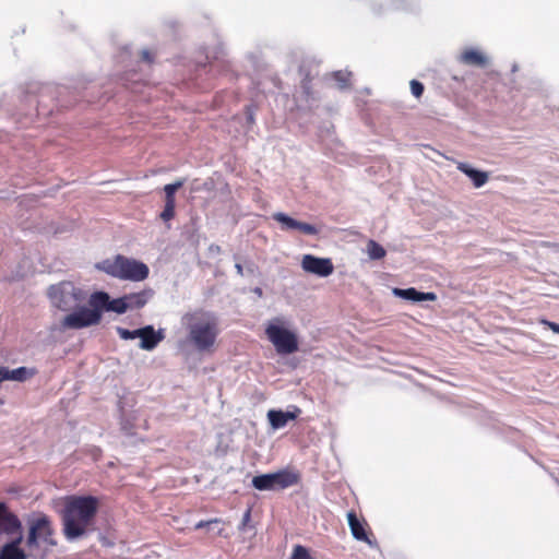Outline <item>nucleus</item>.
Instances as JSON below:
<instances>
[{"label": "nucleus", "instance_id": "nucleus-1", "mask_svg": "<svg viewBox=\"0 0 559 559\" xmlns=\"http://www.w3.org/2000/svg\"><path fill=\"white\" fill-rule=\"evenodd\" d=\"M98 510V499L93 496H70L62 511L63 533L68 539L84 535Z\"/></svg>", "mask_w": 559, "mask_h": 559}, {"label": "nucleus", "instance_id": "nucleus-2", "mask_svg": "<svg viewBox=\"0 0 559 559\" xmlns=\"http://www.w3.org/2000/svg\"><path fill=\"white\" fill-rule=\"evenodd\" d=\"M182 324L188 332L189 342L199 352L214 350L221 330L218 319L213 312L203 309L187 312L182 317Z\"/></svg>", "mask_w": 559, "mask_h": 559}, {"label": "nucleus", "instance_id": "nucleus-3", "mask_svg": "<svg viewBox=\"0 0 559 559\" xmlns=\"http://www.w3.org/2000/svg\"><path fill=\"white\" fill-rule=\"evenodd\" d=\"M96 266L106 274L122 281L141 282L146 280L150 274L145 263L121 254L104 260Z\"/></svg>", "mask_w": 559, "mask_h": 559}, {"label": "nucleus", "instance_id": "nucleus-4", "mask_svg": "<svg viewBox=\"0 0 559 559\" xmlns=\"http://www.w3.org/2000/svg\"><path fill=\"white\" fill-rule=\"evenodd\" d=\"M265 335L280 355H289L299 348L297 334L286 328L282 318H274L269 322Z\"/></svg>", "mask_w": 559, "mask_h": 559}, {"label": "nucleus", "instance_id": "nucleus-5", "mask_svg": "<svg viewBox=\"0 0 559 559\" xmlns=\"http://www.w3.org/2000/svg\"><path fill=\"white\" fill-rule=\"evenodd\" d=\"M300 481L298 472L285 468L276 473H269L254 476L252 478V486L258 490H284L293 487Z\"/></svg>", "mask_w": 559, "mask_h": 559}, {"label": "nucleus", "instance_id": "nucleus-6", "mask_svg": "<svg viewBox=\"0 0 559 559\" xmlns=\"http://www.w3.org/2000/svg\"><path fill=\"white\" fill-rule=\"evenodd\" d=\"M102 318L100 309L94 304L92 294L88 298V307H82L66 316L62 320V326L66 329L80 330L99 324Z\"/></svg>", "mask_w": 559, "mask_h": 559}, {"label": "nucleus", "instance_id": "nucleus-7", "mask_svg": "<svg viewBox=\"0 0 559 559\" xmlns=\"http://www.w3.org/2000/svg\"><path fill=\"white\" fill-rule=\"evenodd\" d=\"M52 535L53 528L51 522L46 515H43L32 522L26 544L31 549L37 547L39 543L47 546H55L57 542L53 539Z\"/></svg>", "mask_w": 559, "mask_h": 559}, {"label": "nucleus", "instance_id": "nucleus-8", "mask_svg": "<svg viewBox=\"0 0 559 559\" xmlns=\"http://www.w3.org/2000/svg\"><path fill=\"white\" fill-rule=\"evenodd\" d=\"M93 301L97 307H99L102 314L104 311H112L118 314H122L128 310L124 296L116 299H110L108 293L95 292L93 293Z\"/></svg>", "mask_w": 559, "mask_h": 559}, {"label": "nucleus", "instance_id": "nucleus-9", "mask_svg": "<svg viewBox=\"0 0 559 559\" xmlns=\"http://www.w3.org/2000/svg\"><path fill=\"white\" fill-rule=\"evenodd\" d=\"M301 265L305 271L323 277L331 275L334 271L333 263L330 259L317 258L311 254H306L302 258Z\"/></svg>", "mask_w": 559, "mask_h": 559}, {"label": "nucleus", "instance_id": "nucleus-10", "mask_svg": "<svg viewBox=\"0 0 559 559\" xmlns=\"http://www.w3.org/2000/svg\"><path fill=\"white\" fill-rule=\"evenodd\" d=\"M273 219L282 224L283 230L297 229L305 235L318 234V229L313 225L296 221L281 212L273 214Z\"/></svg>", "mask_w": 559, "mask_h": 559}, {"label": "nucleus", "instance_id": "nucleus-11", "mask_svg": "<svg viewBox=\"0 0 559 559\" xmlns=\"http://www.w3.org/2000/svg\"><path fill=\"white\" fill-rule=\"evenodd\" d=\"M74 290L72 288V292H68L64 285H52L49 288L48 295L55 307L66 311L70 308L68 298L73 297L76 299Z\"/></svg>", "mask_w": 559, "mask_h": 559}, {"label": "nucleus", "instance_id": "nucleus-12", "mask_svg": "<svg viewBox=\"0 0 559 559\" xmlns=\"http://www.w3.org/2000/svg\"><path fill=\"white\" fill-rule=\"evenodd\" d=\"M21 530L17 516L11 513L5 503L0 502V531L5 534H14Z\"/></svg>", "mask_w": 559, "mask_h": 559}, {"label": "nucleus", "instance_id": "nucleus-13", "mask_svg": "<svg viewBox=\"0 0 559 559\" xmlns=\"http://www.w3.org/2000/svg\"><path fill=\"white\" fill-rule=\"evenodd\" d=\"M141 343L140 347L145 350L154 349L158 343L164 338L160 331L156 332L152 325L141 328Z\"/></svg>", "mask_w": 559, "mask_h": 559}, {"label": "nucleus", "instance_id": "nucleus-14", "mask_svg": "<svg viewBox=\"0 0 559 559\" xmlns=\"http://www.w3.org/2000/svg\"><path fill=\"white\" fill-rule=\"evenodd\" d=\"M459 60L461 63L466 66L485 68L488 63L487 57L478 49L475 48H466L464 49Z\"/></svg>", "mask_w": 559, "mask_h": 559}, {"label": "nucleus", "instance_id": "nucleus-15", "mask_svg": "<svg viewBox=\"0 0 559 559\" xmlns=\"http://www.w3.org/2000/svg\"><path fill=\"white\" fill-rule=\"evenodd\" d=\"M393 294L397 297L412 301H435L437 299V295L435 293H421L414 287L406 289L394 288Z\"/></svg>", "mask_w": 559, "mask_h": 559}, {"label": "nucleus", "instance_id": "nucleus-16", "mask_svg": "<svg viewBox=\"0 0 559 559\" xmlns=\"http://www.w3.org/2000/svg\"><path fill=\"white\" fill-rule=\"evenodd\" d=\"M457 169L473 180L475 188H480L488 181L486 171L474 169L465 163H459Z\"/></svg>", "mask_w": 559, "mask_h": 559}, {"label": "nucleus", "instance_id": "nucleus-17", "mask_svg": "<svg viewBox=\"0 0 559 559\" xmlns=\"http://www.w3.org/2000/svg\"><path fill=\"white\" fill-rule=\"evenodd\" d=\"M152 289H143L138 293H131L124 295V299L129 309H140L146 305L148 299L152 297Z\"/></svg>", "mask_w": 559, "mask_h": 559}, {"label": "nucleus", "instance_id": "nucleus-18", "mask_svg": "<svg viewBox=\"0 0 559 559\" xmlns=\"http://www.w3.org/2000/svg\"><path fill=\"white\" fill-rule=\"evenodd\" d=\"M22 537L5 544L0 551V559H26L25 552L19 547Z\"/></svg>", "mask_w": 559, "mask_h": 559}, {"label": "nucleus", "instance_id": "nucleus-19", "mask_svg": "<svg viewBox=\"0 0 559 559\" xmlns=\"http://www.w3.org/2000/svg\"><path fill=\"white\" fill-rule=\"evenodd\" d=\"M347 520H348V525H349V528H350V532H352L353 536L357 540H362V542H367L368 543L369 538H368L367 532L365 530V526L358 520L357 514H356L355 511H349L347 513Z\"/></svg>", "mask_w": 559, "mask_h": 559}, {"label": "nucleus", "instance_id": "nucleus-20", "mask_svg": "<svg viewBox=\"0 0 559 559\" xmlns=\"http://www.w3.org/2000/svg\"><path fill=\"white\" fill-rule=\"evenodd\" d=\"M185 185L183 179H178L173 183L164 186L165 205L176 206V192Z\"/></svg>", "mask_w": 559, "mask_h": 559}, {"label": "nucleus", "instance_id": "nucleus-21", "mask_svg": "<svg viewBox=\"0 0 559 559\" xmlns=\"http://www.w3.org/2000/svg\"><path fill=\"white\" fill-rule=\"evenodd\" d=\"M367 253L372 260H380L385 257V249L379 245L376 240H369L367 242Z\"/></svg>", "mask_w": 559, "mask_h": 559}, {"label": "nucleus", "instance_id": "nucleus-22", "mask_svg": "<svg viewBox=\"0 0 559 559\" xmlns=\"http://www.w3.org/2000/svg\"><path fill=\"white\" fill-rule=\"evenodd\" d=\"M267 418L270 420L271 426L275 429L283 428L287 425V421L285 420L284 417V412L282 411H269Z\"/></svg>", "mask_w": 559, "mask_h": 559}, {"label": "nucleus", "instance_id": "nucleus-23", "mask_svg": "<svg viewBox=\"0 0 559 559\" xmlns=\"http://www.w3.org/2000/svg\"><path fill=\"white\" fill-rule=\"evenodd\" d=\"M32 373L25 367H20L13 370L8 369V380L24 381Z\"/></svg>", "mask_w": 559, "mask_h": 559}, {"label": "nucleus", "instance_id": "nucleus-24", "mask_svg": "<svg viewBox=\"0 0 559 559\" xmlns=\"http://www.w3.org/2000/svg\"><path fill=\"white\" fill-rule=\"evenodd\" d=\"M289 559H313L310 555V551L307 547L302 545H296L293 548L292 555Z\"/></svg>", "mask_w": 559, "mask_h": 559}, {"label": "nucleus", "instance_id": "nucleus-25", "mask_svg": "<svg viewBox=\"0 0 559 559\" xmlns=\"http://www.w3.org/2000/svg\"><path fill=\"white\" fill-rule=\"evenodd\" d=\"M117 333L119 334V336L122 340H133V338L140 337L141 329L130 331L128 329L118 326L117 328Z\"/></svg>", "mask_w": 559, "mask_h": 559}, {"label": "nucleus", "instance_id": "nucleus-26", "mask_svg": "<svg viewBox=\"0 0 559 559\" xmlns=\"http://www.w3.org/2000/svg\"><path fill=\"white\" fill-rule=\"evenodd\" d=\"M409 86H411L412 94L416 98H419V97L423 96L424 91H425V86H424V84L421 82H419L417 80H412L411 83H409Z\"/></svg>", "mask_w": 559, "mask_h": 559}, {"label": "nucleus", "instance_id": "nucleus-27", "mask_svg": "<svg viewBox=\"0 0 559 559\" xmlns=\"http://www.w3.org/2000/svg\"><path fill=\"white\" fill-rule=\"evenodd\" d=\"M176 206H169V205H165L164 206V210L162 211L160 213V218L164 221V222H168L170 219H173L176 215Z\"/></svg>", "mask_w": 559, "mask_h": 559}, {"label": "nucleus", "instance_id": "nucleus-28", "mask_svg": "<svg viewBox=\"0 0 559 559\" xmlns=\"http://www.w3.org/2000/svg\"><path fill=\"white\" fill-rule=\"evenodd\" d=\"M223 521L218 518H215V519H211L209 521H200L198 522L195 525H194V530H201V528H204V527H210L211 525H214V524H221Z\"/></svg>", "mask_w": 559, "mask_h": 559}, {"label": "nucleus", "instance_id": "nucleus-29", "mask_svg": "<svg viewBox=\"0 0 559 559\" xmlns=\"http://www.w3.org/2000/svg\"><path fill=\"white\" fill-rule=\"evenodd\" d=\"M540 323L546 325L547 328H549L555 333L559 334V323L551 322V321H548V320H542Z\"/></svg>", "mask_w": 559, "mask_h": 559}, {"label": "nucleus", "instance_id": "nucleus-30", "mask_svg": "<svg viewBox=\"0 0 559 559\" xmlns=\"http://www.w3.org/2000/svg\"><path fill=\"white\" fill-rule=\"evenodd\" d=\"M299 413H300L299 408H296L295 412H284L285 420L288 423L289 420L296 419Z\"/></svg>", "mask_w": 559, "mask_h": 559}, {"label": "nucleus", "instance_id": "nucleus-31", "mask_svg": "<svg viewBox=\"0 0 559 559\" xmlns=\"http://www.w3.org/2000/svg\"><path fill=\"white\" fill-rule=\"evenodd\" d=\"M141 58H142L143 61H145L147 63H152L154 61V57L151 53V51H148V50H143L141 52Z\"/></svg>", "mask_w": 559, "mask_h": 559}, {"label": "nucleus", "instance_id": "nucleus-32", "mask_svg": "<svg viewBox=\"0 0 559 559\" xmlns=\"http://www.w3.org/2000/svg\"><path fill=\"white\" fill-rule=\"evenodd\" d=\"M302 88L305 91V93L309 96L311 94V88H310V79L306 78L302 82Z\"/></svg>", "mask_w": 559, "mask_h": 559}, {"label": "nucleus", "instance_id": "nucleus-33", "mask_svg": "<svg viewBox=\"0 0 559 559\" xmlns=\"http://www.w3.org/2000/svg\"><path fill=\"white\" fill-rule=\"evenodd\" d=\"M334 78H335V80H337V81L344 83V85H346L347 79L341 71L335 72Z\"/></svg>", "mask_w": 559, "mask_h": 559}, {"label": "nucleus", "instance_id": "nucleus-34", "mask_svg": "<svg viewBox=\"0 0 559 559\" xmlns=\"http://www.w3.org/2000/svg\"><path fill=\"white\" fill-rule=\"evenodd\" d=\"M4 380H8V368L0 367V384H1Z\"/></svg>", "mask_w": 559, "mask_h": 559}, {"label": "nucleus", "instance_id": "nucleus-35", "mask_svg": "<svg viewBox=\"0 0 559 559\" xmlns=\"http://www.w3.org/2000/svg\"><path fill=\"white\" fill-rule=\"evenodd\" d=\"M250 520V510H247V512L243 515L242 524L245 525Z\"/></svg>", "mask_w": 559, "mask_h": 559}, {"label": "nucleus", "instance_id": "nucleus-36", "mask_svg": "<svg viewBox=\"0 0 559 559\" xmlns=\"http://www.w3.org/2000/svg\"><path fill=\"white\" fill-rule=\"evenodd\" d=\"M223 531H224L223 528H219V530H218V532H217V534H218V535H222V534H223Z\"/></svg>", "mask_w": 559, "mask_h": 559}, {"label": "nucleus", "instance_id": "nucleus-37", "mask_svg": "<svg viewBox=\"0 0 559 559\" xmlns=\"http://www.w3.org/2000/svg\"><path fill=\"white\" fill-rule=\"evenodd\" d=\"M3 404V401L0 399V405Z\"/></svg>", "mask_w": 559, "mask_h": 559}]
</instances>
